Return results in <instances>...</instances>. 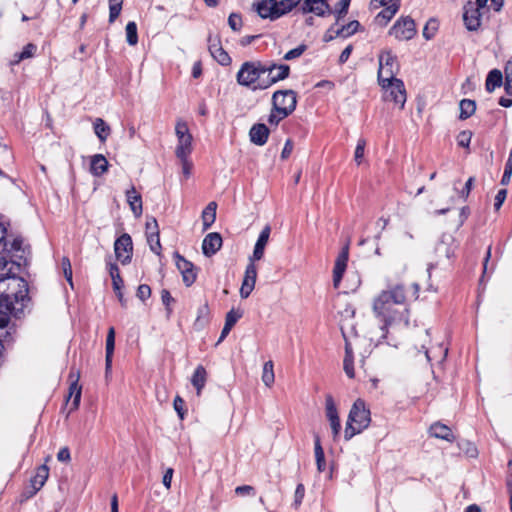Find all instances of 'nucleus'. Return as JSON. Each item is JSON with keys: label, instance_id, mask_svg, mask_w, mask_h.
I'll list each match as a JSON object with an SVG mask.
<instances>
[{"label": "nucleus", "instance_id": "17", "mask_svg": "<svg viewBox=\"0 0 512 512\" xmlns=\"http://www.w3.org/2000/svg\"><path fill=\"white\" fill-rule=\"evenodd\" d=\"M457 244L450 234H444L436 245L435 252L439 257L450 259L454 256Z\"/></svg>", "mask_w": 512, "mask_h": 512}, {"label": "nucleus", "instance_id": "46", "mask_svg": "<svg viewBox=\"0 0 512 512\" xmlns=\"http://www.w3.org/2000/svg\"><path fill=\"white\" fill-rule=\"evenodd\" d=\"M366 141L365 139H359L355 148L354 152V160L355 162L360 165L362 162V159L364 157V151H365Z\"/></svg>", "mask_w": 512, "mask_h": 512}, {"label": "nucleus", "instance_id": "12", "mask_svg": "<svg viewBox=\"0 0 512 512\" xmlns=\"http://www.w3.org/2000/svg\"><path fill=\"white\" fill-rule=\"evenodd\" d=\"M415 33V22L409 17L398 20L390 30V34L399 40H410Z\"/></svg>", "mask_w": 512, "mask_h": 512}, {"label": "nucleus", "instance_id": "18", "mask_svg": "<svg viewBox=\"0 0 512 512\" xmlns=\"http://www.w3.org/2000/svg\"><path fill=\"white\" fill-rule=\"evenodd\" d=\"M302 12L314 13L317 16L323 17L330 14L332 11L328 0H304Z\"/></svg>", "mask_w": 512, "mask_h": 512}, {"label": "nucleus", "instance_id": "25", "mask_svg": "<svg viewBox=\"0 0 512 512\" xmlns=\"http://www.w3.org/2000/svg\"><path fill=\"white\" fill-rule=\"evenodd\" d=\"M209 51L212 57L221 65L226 66L231 63V57L229 54L222 48L219 42L215 39H209Z\"/></svg>", "mask_w": 512, "mask_h": 512}, {"label": "nucleus", "instance_id": "7", "mask_svg": "<svg viewBox=\"0 0 512 512\" xmlns=\"http://www.w3.org/2000/svg\"><path fill=\"white\" fill-rule=\"evenodd\" d=\"M382 90L384 91L383 99L385 101H391L403 109L406 102V89L402 80H390L385 83H379Z\"/></svg>", "mask_w": 512, "mask_h": 512}, {"label": "nucleus", "instance_id": "26", "mask_svg": "<svg viewBox=\"0 0 512 512\" xmlns=\"http://www.w3.org/2000/svg\"><path fill=\"white\" fill-rule=\"evenodd\" d=\"M109 163L104 155L95 154L90 158V173L94 176H102L107 172Z\"/></svg>", "mask_w": 512, "mask_h": 512}, {"label": "nucleus", "instance_id": "60", "mask_svg": "<svg viewBox=\"0 0 512 512\" xmlns=\"http://www.w3.org/2000/svg\"><path fill=\"white\" fill-rule=\"evenodd\" d=\"M159 234L158 223L155 218H150L146 222V235Z\"/></svg>", "mask_w": 512, "mask_h": 512}, {"label": "nucleus", "instance_id": "34", "mask_svg": "<svg viewBox=\"0 0 512 512\" xmlns=\"http://www.w3.org/2000/svg\"><path fill=\"white\" fill-rule=\"evenodd\" d=\"M314 454L318 472H323L326 469L325 455L322 448L320 438L318 435L314 437Z\"/></svg>", "mask_w": 512, "mask_h": 512}, {"label": "nucleus", "instance_id": "62", "mask_svg": "<svg viewBox=\"0 0 512 512\" xmlns=\"http://www.w3.org/2000/svg\"><path fill=\"white\" fill-rule=\"evenodd\" d=\"M344 371L349 378L354 377L353 358H344Z\"/></svg>", "mask_w": 512, "mask_h": 512}, {"label": "nucleus", "instance_id": "45", "mask_svg": "<svg viewBox=\"0 0 512 512\" xmlns=\"http://www.w3.org/2000/svg\"><path fill=\"white\" fill-rule=\"evenodd\" d=\"M242 317V312L240 310L231 309L225 317L226 326L233 328L236 322Z\"/></svg>", "mask_w": 512, "mask_h": 512}, {"label": "nucleus", "instance_id": "53", "mask_svg": "<svg viewBox=\"0 0 512 512\" xmlns=\"http://www.w3.org/2000/svg\"><path fill=\"white\" fill-rule=\"evenodd\" d=\"M61 264H62V268H63V272H64V276H65L66 280L73 287L72 267H71L70 260L65 257V258L62 259V263Z\"/></svg>", "mask_w": 512, "mask_h": 512}, {"label": "nucleus", "instance_id": "63", "mask_svg": "<svg viewBox=\"0 0 512 512\" xmlns=\"http://www.w3.org/2000/svg\"><path fill=\"white\" fill-rule=\"evenodd\" d=\"M57 459L60 462H66V463L69 462L71 459L69 448L68 447L61 448L57 454Z\"/></svg>", "mask_w": 512, "mask_h": 512}, {"label": "nucleus", "instance_id": "55", "mask_svg": "<svg viewBox=\"0 0 512 512\" xmlns=\"http://www.w3.org/2000/svg\"><path fill=\"white\" fill-rule=\"evenodd\" d=\"M304 494H305L304 485L298 484L296 487V490H295V494H294V506L296 509L301 505L302 500L304 498Z\"/></svg>", "mask_w": 512, "mask_h": 512}, {"label": "nucleus", "instance_id": "64", "mask_svg": "<svg viewBox=\"0 0 512 512\" xmlns=\"http://www.w3.org/2000/svg\"><path fill=\"white\" fill-rule=\"evenodd\" d=\"M173 473H174V470L172 468H168L163 475L162 482H163V485L166 487V489L171 488V481H172Z\"/></svg>", "mask_w": 512, "mask_h": 512}, {"label": "nucleus", "instance_id": "27", "mask_svg": "<svg viewBox=\"0 0 512 512\" xmlns=\"http://www.w3.org/2000/svg\"><path fill=\"white\" fill-rule=\"evenodd\" d=\"M372 5L374 7H385V9L378 14V17L381 16L383 18L390 19L398 9L399 0H372Z\"/></svg>", "mask_w": 512, "mask_h": 512}, {"label": "nucleus", "instance_id": "54", "mask_svg": "<svg viewBox=\"0 0 512 512\" xmlns=\"http://www.w3.org/2000/svg\"><path fill=\"white\" fill-rule=\"evenodd\" d=\"M188 158L189 157L178 158L181 161L182 174L186 179H188L191 176V171L193 167L192 162Z\"/></svg>", "mask_w": 512, "mask_h": 512}, {"label": "nucleus", "instance_id": "48", "mask_svg": "<svg viewBox=\"0 0 512 512\" xmlns=\"http://www.w3.org/2000/svg\"><path fill=\"white\" fill-rule=\"evenodd\" d=\"M307 49V46L304 44L299 45L298 47L291 49L284 55V60L290 61L296 58H299Z\"/></svg>", "mask_w": 512, "mask_h": 512}, {"label": "nucleus", "instance_id": "16", "mask_svg": "<svg viewBox=\"0 0 512 512\" xmlns=\"http://www.w3.org/2000/svg\"><path fill=\"white\" fill-rule=\"evenodd\" d=\"M348 256H349V247H348V245H346L342 249V251L340 252V254L338 255V257L335 261V266L333 269V285L335 288H338V286L342 280L343 274L346 270Z\"/></svg>", "mask_w": 512, "mask_h": 512}, {"label": "nucleus", "instance_id": "8", "mask_svg": "<svg viewBox=\"0 0 512 512\" xmlns=\"http://www.w3.org/2000/svg\"><path fill=\"white\" fill-rule=\"evenodd\" d=\"M266 74L261 79L259 87L260 90H264L277 83L278 81L284 80L289 76L290 67L285 64L265 63Z\"/></svg>", "mask_w": 512, "mask_h": 512}, {"label": "nucleus", "instance_id": "6", "mask_svg": "<svg viewBox=\"0 0 512 512\" xmlns=\"http://www.w3.org/2000/svg\"><path fill=\"white\" fill-rule=\"evenodd\" d=\"M175 135L177 137V145L175 148V155L177 158L189 157L193 150L192 141L193 137L189 131L188 125L185 121L179 119L175 125Z\"/></svg>", "mask_w": 512, "mask_h": 512}, {"label": "nucleus", "instance_id": "39", "mask_svg": "<svg viewBox=\"0 0 512 512\" xmlns=\"http://www.w3.org/2000/svg\"><path fill=\"white\" fill-rule=\"evenodd\" d=\"M476 104L473 100L463 99L460 102V118L467 119L474 114Z\"/></svg>", "mask_w": 512, "mask_h": 512}, {"label": "nucleus", "instance_id": "23", "mask_svg": "<svg viewBox=\"0 0 512 512\" xmlns=\"http://www.w3.org/2000/svg\"><path fill=\"white\" fill-rule=\"evenodd\" d=\"M109 274L112 278L113 290L116 293L118 300L122 306H126V299L123 296L122 288L124 286L123 279L120 276L118 266L116 264H109Z\"/></svg>", "mask_w": 512, "mask_h": 512}, {"label": "nucleus", "instance_id": "4", "mask_svg": "<svg viewBox=\"0 0 512 512\" xmlns=\"http://www.w3.org/2000/svg\"><path fill=\"white\" fill-rule=\"evenodd\" d=\"M266 74L265 63L260 61H247L244 62L237 75L236 79L239 85L245 87H252L253 90L259 89L261 79Z\"/></svg>", "mask_w": 512, "mask_h": 512}, {"label": "nucleus", "instance_id": "44", "mask_svg": "<svg viewBox=\"0 0 512 512\" xmlns=\"http://www.w3.org/2000/svg\"><path fill=\"white\" fill-rule=\"evenodd\" d=\"M147 242L152 252H154L157 255L161 254L159 234H149V236H147Z\"/></svg>", "mask_w": 512, "mask_h": 512}, {"label": "nucleus", "instance_id": "32", "mask_svg": "<svg viewBox=\"0 0 512 512\" xmlns=\"http://www.w3.org/2000/svg\"><path fill=\"white\" fill-rule=\"evenodd\" d=\"M49 476V468L47 465H41L37 471L35 476L31 480L32 487L35 491L40 490L45 484L46 480Z\"/></svg>", "mask_w": 512, "mask_h": 512}, {"label": "nucleus", "instance_id": "58", "mask_svg": "<svg viewBox=\"0 0 512 512\" xmlns=\"http://www.w3.org/2000/svg\"><path fill=\"white\" fill-rule=\"evenodd\" d=\"M137 297L142 300V301H145L146 299H148L151 295V289L148 285H140L137 289V293H136Z\"/></svg>", "mask_w": 512, "mask_h": 512}, {"label": "nucleus", "instance_id": "61", "mask_svg": "<svg viewBox=\"0 0 512 512\" xmlns=\"http://www.w3.org/2000/svg\"><path fill=\"white\" fill-rule=\"evenodd\" d=\"M506 195L507 191L505 189H501L497 192L494 202V207L496 210L500 209V207L502 206L503 202L506 199Z\"/></svg>", "mask_w": 512, "mask_h": 512}, {"label": "nucleus", "instance_id": "19", "mask_svg": "<svg viewBox=\"0 0 512 512\" xmlns=\"http://www.w3.org/2000/svg\"><path fill=\"white\" fill-rule=\"evenodd\" d=\"M69 378L71 383L69 387L68 399L73 397L71 410H76L79 407L82 394V387L79 385L80 372L78 370L75 372L71 371Z\"/></svg>", "mask_w": 512, "mask_h": 512}, {"label": "nucleus", "instance_id": "56", "mask_svg": "<svg viewBox=\"0 0 512 512\" xmlns=\"http://www.w3.org/2000/svg\"><path fill=\"white\" fill-rule=\"evenodd\" d=\"M235 493L239 496H253L255 495V489L250 485H242L235 488Z\"/></svg>", "mask_w": 512, "mask_h": 512}, {"label": "nucleus", "instance_id": "31", "mask_svg": "<svg viewBox=\"0 0 512 512\" xmlns=\"http://www.w3.org/2000/svg\"><path fill=\"white\" fill-rule=\"evenodd\" d=\"M216 202H210L202 212L203 229L207 230L216 220Z\"/></svg>", "mask_w": 512, "mask_h": 512}, {"label": "nucleus", "instance_id": "52", "mask_svg": "<svg viewBox=\"0 0 512 512\" xmlns=\"http://www.w3.org/2000/svg\"><path fill=\"white\" fill-rule=\"evenodd\" d=\"M286 117H288V116L284 115L281 111H278L277 109H275L273 107V109L268 117V122L270 125L277 126L279 124V122L281 120L285 119Z\"/></svg>", "mask_w": 512, "mask_h": 512}, {"label": "nucleus", "instance_id": "57", "mask_svg": "<svg viewBox=\"0 0 512 512\" xmlns=\"http://www.w3.org/2000/svg\"><path fill=\"white\" fill-rule=\"evenodd\" d=\"M184 400L180 396H176L173 402V406L175 411L177 412L180 419H184L185 410H184Z\"/></svg>", "mask_w": 512, "mask_h": 512}, {"label": "nucleus", "instance_id": "30", "mask_svg": "<svg viewBox=\"0 0 512 512\" xmlns=\"http://www.w3.org/2000/svg\"><path fill=\"white\" fill-rule=\"evenodd\" d=\"M207 380V372L202 365L196 367L192 378L191 383L195 387L197 391V395L201 394L202 389L204 388Z\"/></svg>", "mask_w": 512, "mask_h": 512}, {"label": "nucleus", "instance_id": "33", "mask_svg": "<svg viewBox=\"0 0 512 512\" xmlns=\"http://www.w3.org/2000/svg\"><path fill=\"white\" fill-rule=\"evenodd\" d=\"M209 314V307L206 303L200 306L197 311V317L193 323V328L197 331L202 330L209 322Z\"/></svg>", "mask_w": 512, "mask_h": 512}, {"label": "nucleus", "instance_id": "49", "mask_svg": "<svg viewBox=\"0 0 512 512\" xmlns=\"http://www.w3.org/2000/svg\"><path fill=\"white\" fill-rule=\"evenodd\" d=\"M437 28H438V23L436 20L428 21L423 29V36L428 40L433 38L437 31Z\"/></svg>", "mask_w": 512, "mask_h": 512}, {"label": "nucleus", "instance_id": "40", "mask_svg": "<svg viewBox=\"0 0 512 512\" xmlns=\"http://www.w3.org/2000/svg\"><path fill=\"white\" fill-rule=\"evenodd\" d=\"M126 40L130 46H135L138 43L137 25L135 22H128L125 28Z\"/></svg>", "mask_w": 512, "mask_h": 512}, {"label": "nucleus", "instance_id": "5", "mask_svg": "<svg viewBox=\"0 0 512 512\" xmlns=\"http://www.w3.org/2000/svg\"><path fill=\"white\" fill-rule=\"evenodd\" d=\"M378 83L390 80H399L395 75L399 71L397 57L390 51H382L378 56Z\"/></svg>", "mask_w": 512, "mask_h": 512}, {"label": "nucleus", "instance_id": "11", "mask_svg": "<svg viewBox=\"0 0 512 512\" xmlns=\"http://www.w3.org/2000/svg\"><path fill=\"white\" fill-rule=\"evenodd\" d=\"M485 7H480L475 3L468 2L467 5L464 6L463 13V21L468 30L474 31L477 30L481 24V10L486 9Z\"/></svg>", "mask_w": 512, "mask_h": 512}, {"label": "nucleus", "instance_id": "2", "mask_svg": "<svg viewBox=\"0 0 512 512\" xmlns=\"http://www.w3.org/2000/svg\"><path fill=\"white\" fill-rule=\"evenodd\" d=\"M19 266L0 255V307L8 312L22 309L28 298L26 281L16 276Z\"/></svg>", "mask_w": 512, "mask_h": 512}, {"label": "nucleus", "instance_id": "14", "mask_svg": "<svg viewBox=\"0 0 512 512\" xmlns=\"http://www.w3.org/2000/svg\"><path fill=\"white\" fill-rule=\"evenodd\" d=\"M176 266L182 274L183 282L186 286H191L196 280V272L194 265L184 257L176 253Z\"/></svg>", "mask_w": 512, "mask_h": 512}, {"label": "nucleus", "instance_id": "41", "mask_svg": "<svg viewBox=\"0 0 512 512\" xmlns=\"http://www.w3.org/2000/svg\"><path fill=\"white\" fill-rule=\"evenodd\" d=\"M256 279H257V268H256L254 262L250 261L245 270L243 283L255 287Z\"/></svg>", "mask_w": 512, "mask_h": 512}, {"label": "nucleus", "instance_id": "28", "mask_svg": "<svg viewBox=\"0 0 512 512\" xmlns=\"http://www.w3.org/2000/svg\"><path fill=\"white\" fill-rule=\"evenodd\" d=\"M126 198L133 214L139 217L142 214V198L134 186L126 191Z\"/></svg>", "mask_w": 512, "mask_h": 512}, {"label": "nucleus", "instance_id": "38", "mask_svg": "<svg viewBox=\"0 0 512 512\" xmlns=\"http://www.w3.org/2000/svg\"><path fill=\"white\" fill-rule=\"evenodd\" d=\"M360 27V23L356 20L349 22L347 25L342 26L341 28L336 29V36H340L343 38H347L353 34H355Z\"/></svg>", "mask_w": 512, "mask_h": 512}, {"label": "nucleus", "instance_id": "51", "mask_svg": "<svg viewBox=\"0 0 512 512\" xmlns=\"http://www.w3.org/2000/svg\"><path fill=\"white\" fill-rule=\"evenodd\" d=\"M228 25L233 31H239L242 27V18L237 13H231L228 17Z\"/></svg>", "mask_w": 512, "mask_h": 512}, {"label": "nucleus", "instance_id": "15", "mask_svg": "<svg viewBox=\"0 0 512 512\" xmlns=\"http://www.w3.org/2000/svg\"><path fill=\"white\" fill-rule=\"evenodd\" d=\"M254 10L263 18L275 20L279 18L276 8V0H256L253 4Z\"/></svg>", "mask_w": 512, "mask_h": 512}, {"label": "nucleus", "instance_id": "35", "mask_svg": "<svg viewBox=\"0 0 512 512\" xmlns=\"http://www.w3.org/2000/svg\"><path fill=\"white\" fill-rule=\"evenodd\" d=\"M503 76L500 70L493 69L491 70L486 78V90L488 92H493L497 87L502 85Z\"/></svg>", "mask_w": 512, "mask_h": 512}, {"label": "nucleus", "instance_id": "10", "mask_svg": "<svg viewBox=\"0 0 512 512\" xmlns=\"http://www.w3.org/2000/svg\"><path fill=\"white\" fill-rule=\"evenodd\" d=\"M116 258L122 264H128L132 258L133 244L129 234H122L114 243Z\"/></svg>", "mask_w": 512, "mask_h": 512}, {"label": "nucleus", "instance_id": "9", "mask_svg": "<svg viewBox=\"0 0 512 512\" xmlns=\"http://www.w3.org/2000/svg\"><path fill=\"white\" fill-rule=\"evenodd\" d=\"M273 107L289 116L296 108L297 98L293 90H279L272 96Z\"/></svg>", "mask_w": 512, "mask_h": 512}, {"label": "nucleus", "instance_id": "20", "mask_svg": "<svg viewBox=\"0 0 512 512\" xmlns=\"http://www.w3.org/2000/svg\"><path fill=\"white\" fill-rule=\"evenodd\" d=\"M222 246V237L219 233L212 232L205 236L202 242L203 254L207 257L214 255Z\"/></svg>", "mask_w": 512, "mask_h": 512}, {"label": "nucleus", "instance_id": "21", "mask_svg": "<svg viewBox=\"0 0 512 512\" xmlns=\"http://www.w3.org/2000/svg\"><path fill=\"white\" fill-rule=\"evenodd\" d=\"M270 134L269 128L263 123L254 124L249 131L250 141L257 145L263 146L266 144Z\"/></svg>", "mask_w": 512, "mask_h": 512}, {"label": "nucleus", "instance_id": "13", "mask_svg": "<svg viewBox=\"0 0 512 512\" xmlns=\"http://www.w3.org/2000/svg\"><path fill=\"white\" fill-rule=\"evenodd\" d=\"M325 410H326V417L330 422V427L332 429L333 438L337 439L340 434L341 423H340V419L338 416V411H337L336 405L334 403L332 396H330V395H328L326 397Z\"/></svg>", "mask_w": 512, "mask_h": 512}, {"label": "nucleus", "instance_id": "22", "mask_svg": "<svg viewBox=\"0 0 512 512\" xmlns=\"http://www.w3.org/2000/svg\"><path fill=\"white\" fill-rule=\"evenodd\" d=\"M270 232H271V228L268 225L262 229V231L257 239V242L255 244L253 255L250 257L251 262L258 261L263 258L264 250L268 243Z\"/></svg>", "mask_w": 512, "mask_h": 512}, {"label": "nucleus", "instance_id": "47", "mask_svg": "<svg viewBox=\"0 0 512 512\" xmlns=\"http://www.w3.org/2000/svg\"><path fill=\"white\" fill-rule=\"evenodd\" d=\"M36 50H37L36 45H34L32 43L27 44L23 48V50L18 54V59L16 62L33 57Z\"/></svg>", "mask_w": 512, "mask_h": 512}, {"label": "nucleus", "instance_id": "37", "mask_svg": "<svg viewBox=\"0 0 512 512\" xmlns=\"http://www.w3.org/2000/svg\"><path fill=\"white\" fill-rule=\"evenodd\" d=\"M94 132L101 142L106 141L110 134V127L101 118H96L94 121Z\"/></svg>", "mask_w": 512, "mask_h": 512}, {"label": "nucleus", "instance_id": "3", "mask_svg": "<svg viewBox=\"0 0 512 512\" xmlns=\"http://www.w3.org/2000/svg\"><path fill=\"white\" fill-rule=\"evenodd\" d=\"M370 411L362 399H357L351 407L346 423L344 437L350 440L354 435L362 432L370 424Z\"/></svg>", "mask_w": 512, "mask_h": 512}, {"label": "nucleus", "instance_id": "50", "mask_svg": "<svg viewBox=\"0 0 512 512\" xmlns=\"http://www.w3.org/2000/svg\"><path fill=\"white\" fill-rule=\"evenodd\" d=\"M351 0H340L336 7V21L338 22L344 15H346Z\"/></svg>", "mask_w": 512, "mask_h": 512}, {"label": "nucleus", "instance_id": "24", "mask_svg": "<svg viewBox=\"0 0 512 512\" xmlns=\"http://www.w3.org/2000/svg\"><path fill=\"white\" fill-rule=\"evenodd\" d=\"M115 349V329L110 327L106 338V356H105V374L106 377L111 373L112 358Z\"/></svg>", "mask_w": 512, "mask_h": 512}, {"label": "nucleus", "instance_id": "43", "mask_svg": "<svg viewBox=\"0 0 512 512\" xmlns=\"http://www.w3.org/2000/svg\"><path fill=\"white\" fill-rule=\"evenodd\" d=\"M420 346L421 348L424 350V357H425V360L426 362H430L432 357H431V352L428 348V344L430 343V334H429V330H425L421 336H420Z\"/></svg>", "mask_w": 512, "mask_h": 512}, {"label": "nucleus", "instance_id": "42", "mask_svg": "<svg viewBox=\"0 0 512 512\" xmlns=\"http://www.w3.org/2000/svg\"><path fill=\"white\" fill-rule=\"evenodd\" d=\"M123 0H109V22H114L121 13Z\"/></svg>", "mask_w": 512, "mask_h": 512}, {"label": "nucleus", "instance_id": "1", "mask_svg": "<svg viewBox=\"0 0 512 512\" xmlns=\"http://www.w3.org/2000/svg\"><path fill=\"white\" fill-rule=\"evenodd\" d=\"M417 283H397L388 286L373 300L372 309L377 318L384 322L385 327L403 322L408 325V303L418 298Z\"/></svg>", "mask_w": 512, "mask_h": 512}, {"label": "nucleus", "instance_id": "59", "mask_svg": "<svg viewBox=\"0 0 512 512\" xmlns=\"http://www.w3.org/2000/svg\"><path fill=\"white\" fill-rule=\"evenodd\" d=\"M472 134L469 131H462L458 135V145L462 147H468L471 141Z\"/></svg>", "mask_w": 512, "mask_h": 512}, {"label": "nucleus", "instance_id": "36", "mask_svg": "<svg viewBox=\"0 0 512 512\" xmlns=\"http://www.w3.org/2000/svg\"><path fill=\"white\" fill-rule=\"evenodd\" d=\"M273 368H274L273 361L269 360L264 363L261 379H262V382L267 387H271L275 381V375H274Z\"/></svg>", "mask_w": 512, "mask_h": 512}, {"label": "nucleus", "instance_id": "29", "mask_svg": "<svg viewBox=\"0 0 512 512\" xmlns=\"http://www.w3.org/2000/svg\"><path fill=\"white\" fill-rule=\"evenodd\" d=\"M430 434L435 438L447 440L449 442L454 440L452 430L444 424L435 423L431 425Z\"/></svg>", "mask_w": 512, "mask_h": 512}]
</instances>
